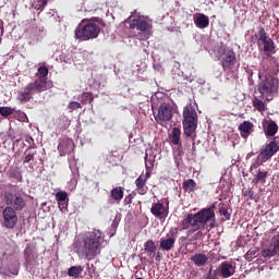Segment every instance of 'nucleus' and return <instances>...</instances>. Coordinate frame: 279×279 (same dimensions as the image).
Here are the masks:
<instances>
[{
	"instance_id": "nucleus-43",
	"label": "nucleus",
	"mask_w": 279,
	"mask_h": 279,
	"mask_svg": "<svg viewBox=\"0 0 279 279\" xmlns=\"http://www.w3.org/2000/svg\"><path fill=\"white\" fill-rule=\"evenodd\" d=\"M205 279H217V275L213 274V268L209 269V272H207V277Z\"/></svg>"
},
{
	"instance_id": "nucleus-19",
	"label": "nucleus",
	"mask_w": 279,
	"mask_h": 279,
	"mask_svg": "<svg viewBox=\"0 0 279 279\" xmlns=\"http://www.w3.org/2000/svg\"><path fill=\"white\" fill-rule=\"evenodd\" d=\"M170 144L172 145H182V129L180 126H173L168 134Z\"/></svg>"
},
{
	"instance_id": "nucleus-23",
	"label": "nucleus",
	"mask_w": 279,
	"mask_h": 279,
	"mask_svg": "<svg viewBox=\"0 0 279 279\" xmlns=\"http://www.w3.org/2000/svg\"><path fill=\"white\" fill-rule=\"evenodd\" d=\"M175 236H168L166 238H161L160 239V247L161 250H163L165 252H170V250H172L175 246Z\"/></svg>"
},
{
	"instance_id": "nucleus-10",
	"label": "nucleus",
	"mask_w": 279,
	"mask_h": 279,
	"mask_svg": "<svg viewBox=\"0 0 279 279\" xmlns=\"http://www.w3.org/2000/svg\"><path fill=\"white\" fill-rule=\"evenodd\" d=\"M154 118L159 123L162 125L163 123H167L168 121L172 120L173 118V107L171 104H160L157 112L154 111Z\"/></svg>"
},
{
	"instance_id": "nucleus-40",
	"label": "nucleus",
	"mask_w": 279,
	"mask_h": 279,
	"mask_svg": "<svg viewBox=\"0 0 279 279\" xmlns=\"http://www.w3.org/2000/svg\"><path fill=\"white\" fill-rule=\"evenodd\" d=\"M69 109L70 110L82 109V105L78 101H70Z\"/></svg>"
},
{
	"instance_id": "nucleus-11",
	"label": "nucleus",
	"mask_w": 279,
	"mask_h": 279,
	"mask_svg": "<svg viewBox=\"0 0 279 279\" xmlns=\"http://www.w3.org/2000/svg\"><path fill=\"white\" fill-rule=\"evenodd\" d=\"M278 150H279V136H275L269 142V144H266L260 148L258 158H260L262 161L271 160L272 156L277 155Z\"/></svg>"
},
{
	"instance_id": "nucleus-47",
	"label": "nucleus",
	"mask_w": 279,
	"mask_h": 279,
	"mask_svg": "<svg viewBox=\"0 0 279 279\" xmlns=\"http://www.w3.org/2000/svg\"><path fill=\"white\" fill-rule=\"evenodd\" d=\"M12 275H19V268L10 269Z\"/></svg>"
},
{
	"instance_id": "nucleus-8",
	"label": "nucleus",
	"mask_w": 279,
	"mask_h": 279,
	"mask_svg": "<svg viewBox=\"0 0 279 279\" xmlns=\"http://www.w3.org/2000/svg\"><path fill=\"white\" fill-rule=\"evenodd\" d=\"M219 54L217 56L218 60H220L221 56L223 54L221 64L223 71H232L234 69V64L236 63V53L234 50H231L227 47H218Z\"/></svg>"
},
{
	"instance_id": "nucleus-27",
	"label": "nucleus",
	"mask_w": 279,
	"mask_h": 279,
	"mask_svg": "<svg viewBox=\"0 0 279 279\" xmlns=\"http://www.w3.org/2000/svg\"><path fill=\"white\" fill-rule=\"evenodd\" d=\"M110 196L112 201L117 202V204H120V202L123 201L124 187L118 186V187L111 189Z\"/></svg>"
},
{
	"instance_id": "nucleus-48",
	"label": "nucleus",
	"mask_w": 279,
	"mask_h": 279,
	"mask_svg": "<svg viewBox=\"0 0 279 279\" xmlns=\"http://www.w3.org/2000/svg\"><path fill=\"white\" fill-rule=\"evenodd\" d=\"M155 258H156V260H160V258H161V257H160V253H157V255H156Z\"/></svg>"
},
{
	"instance_id": "nucleus-14",
	"label": "nucleus",
	"mask_w": 279,
	"mask_h": 279,
	"mask_svg": "<svg viewBox=\"0 0 279 279\" xmlns=\"http://www.w3.org/2000/svg\"><path fill=\"white\" fill-rule=\"evenodd\" d=\"M24 258H25V268L27 271H34L38 264V255L34 253V250L29 245H27L24 250Z\"/></svg>"
},
{
	"instance_id": "nucleus-1",
	"label": "nucleus",
	"mask_w": 279,
	"mask_h": 279,
	"mask_svg": "<svg viewBox=\"0 0 279 279\" xmlns=\"http://www.w3.org/2000/svg\"><path fill=\"white\" fill-rule=\"evenodd\" d=\"M217 207V202H214L208 207H203L197 213H187L181 222L182 230H187L189 234L196 233L199 230H206V226L210 230L217 227V218L215 209Z\"/></svg>"
},
{
	"instance_id": "nucleus-34",
	"label": "nucleus",
	"mask_w": 279,
	"mask_h": 279,
	"mask_svg": "<svg viewBox=\"0 0 279 279\" xmlns=\"http://www.w3.org/2000/svg\"><path fill=\"white\" fill-rule=\"evenodd\" d=\"M184 155L182 144L177 145V148L173 149V160L177 166H180V161L182 160V156Z\"/></svg>"
},
{
	"instance_id": "nucleus-15",
	"label": "nucleus",
	"mask_w": 279,
	"mask_h": 279,
	"mask_svg": "<svg viewBox=\"0 0 279 279\" xmlns=\"http://www.w3.org/2000/svg\"><path fill=\"white\" fill-rule=\"evenodd\" d=\"M150 213L157 218L169 217V201L166 202V205L161 204L160 202L153 204L150 207Z\"/></svg>"
},
{
	"instance_id": "nucleus-5",
	"label": "nucleus",
	"mask_w": 279,
	"mask_h": 279,
	"mask_svg": "<svg viewBox=\"0 0 279 279\" xmlns=\"http://www.w3.org/2000/svg\"><path fill=\"white\" fill-rule=\"evenodd\" d=\"M257 90L260 94L262 99L266 98L270 101L279 90V77L275 75H266L265 78L257 84Z\"/></svg>"
},
{
	"instance_id": "nucleus-35",
	"label": "nucleus",
	"mask_w": 279,
	"mask_h": 279,
	"mask_svg": "<svg viewBox=\"0 0 279 279\" xmlns=\"http://www.w3.org/2000/svg\"><path fill=\"white\" fill-rule=\"evenodd\" d=\"M83 266H71V268L68 269V275L69 277H74V279H78L80 275L83 274Z\"/></svg>"
},
{
	"instance_id": "nucleus-25",
	"label": "nucleus",
	"mask_w": 279,
	"mask_h": 279,
	"mask_svg": "<svg viewBox=\"0 0 279 279\" xmlns=\"http://www.w3.org/2000/svg\"><path fill=\"white\" fill-rule=\"evenodd\" d=\"M135 185L138 195H146L148 187L145 183V175L141 174L138 178H136Z\"/></svg>"
},
{
	"instance_id": "nucleus-30",
	"label": "nucleus",
	"mask_w": 279,
	"mask_h": 279,
	"mask_svg": "<svg viewBox=\"0 0 279 279\" xmlns=\"http://www.w3.org/2000/svg\"><path fill=\"white\" fill-rule=\"evenodd\" d=\"M279 126L277 125L276 121L270 120L268 125L265 126L264 132L266 136H275L278 133Z\"/></svg>"
},
{
	"instance_id": "nucleus-7",
	"label": "nucleus",
	"mask_w": 279,
	"mask_h": 279,
	"mask_svg": "<svg viewBox=\"0 0 279 279\" xmlns=\"http://www.w3.org/2000/svg\"><path fill=\"white\" fill-rule=\"evenodd\" d=\"M130 28L134 31L135 28L138 32L136 35L137 39L140 41H145L146 39H149L151 36V25L145 21V19H133L130 23Z\"/></svg>"
},
{
	"instance_id": "nucleus-6",
	"label": "nucleus",
	"mask_w": 279,
	"mask_h": 279,
	"mask_svg": "<svg viewBox=\"0 0 279 279\" xmlns=\"http://www.w3.org/2000/svg\"><path fill=\"white\" fill-rule=\"evenodd\" d=\"M100 32L101 29L99 24L83 19V21H81V23L76 27L75 36L77 39L88 41L89 39H95L96 37H98Z\"/></svg>"
},
{
	"instance_id": "nucleus-22",
	"label": "nucleus",
	"mask_w": 279,
	"mask_h": 279,
	"mask_svg": "<svg viewBox=\"0 0 279 279\" xmlns=\"http://www.w3.org/2000/svg\"><path fill=\"white\" fill-rule=\"evenodd\" d=\"M192 263L195 264L198 268L202 266H206V264L209 260V257L205 253H195L194 255L191 256Z\"/></svg>"
},
{
	"instance_id": "nucleus-28",
	"label": "nucleus",
	"mask_w": 279,
	"mask_h": 279,
	"mask_svg": "<svg viewBox=\"0 0 279 279\" xmlns=\"http://www.w3.org/2000/svg\"><path fill=\"white\" fill-rule=\"evenodd\" d=\"M144 252L147 253L148 257H155L157 252L156 242H154V240H147L144 243Z\"/></svg>"
},
{
	"instance_id": "nucleus-51",
	"label": "nucleus",
	"mask_w": 279,
	"mask_h": 279,
	"mask_svg": "<svg viewBox=\"0 0 279 279\" xmlns=\"http://www.w3.org/2000/svg\"><path fill=\"white\" fill-rule=\"evenodd\" d=\"M137 279H143L142 277H138Z\"/></svg>"
},
{
	"instance_id": "nucleus-16",
	"label": "nucleus",
	"mask_w": 279,
	"mask_h": 279,
	"mask_svg": "<svg viewBox=\"0 0 279 279\" xmlns=\"http://www.w3.org/2000/svg\"><path fill=\"white\" fill-rule=\"evenodd\" d=\"M279 253V233L272 236L270 245L266 250L262 251V255L265 258H271Z\"/></svg>"
},
{
	"instance_id": "nucleus-39",
	"label": "nucleus",
	"mask_w": 279,
	"mask_h": 279,
	"mask_svg": "<svg viewBox=\"0 0 279 279\" xmlns=\"http://www.w3.org/2000/svg\"><path fill=\"white\" fill-rule=\"evenodd\" d=\"M0 114L4 118L11 117V114H14V109L12 107H0Z\"/></svg>"
},
{
	"instance_id": "nucleus-17",
	"label": "nucleus",
	"mask_w": 279,
	"mask_h": 279,
	"mask_svg": "<svg viewBox=\"0 0 279 279\" xmlns=\"http://www.w3.org/2000/svg\"><path fill=\"white\" fill-rule=\"evenodd\" d=\"M56 201L58 203V207L60 211L65 213L69 211V194L66 191H58L56 194Z\"/></svg>"
},
{
	"instance_id": "nucleus-12",
	"label": "nucleus",
	"mask_w": 279,
	"mask_h": 279,
	"mask_svg": "<svg viewBox=\"0 0 279 279\" xmlns=\"http://www.w3.org/2000/svg\"><path fill=\"white\" fill-rule=\"evenodd\" d=\"M19 221L17 213L13 205L7 204V207L2 210V226L8 230H13Z\"/></svg>"
},
{
	"instance_id": "nucleus-4",
	"label": "nucleus",
	"mask_w": 279,
	"mask_h": 279,
	"mask_svg": "<svg viewBox=\"0 0 279 279\" xmlns=\"http://www.w3.org/2000/svg\"><path fill=\"white\" fill-rule=\"evenodd\" d=\"M198 114L192 104L185 105L183 109V132L189 138H196V129L198 125Z\"/></svg>"
},
{
	"instance_id": "nucleus-36",
	"label": "nucleus",
	"mask_w": 279,
	"mask_h": 279,
	"mask_svg": "<svg viewBox=\"0 0 279 279\" xmlns=\"http://www.w3.org/2000/svg\"><path fill=\"white\" fill-rule=\"evenodd\" d=\"M80 99L83 105H88L93 104L95 98L93 96V92H83V94L80 96Z\"/></svg>"
},
{
	"instance_id": "nucleus-26",
	"label": "nucleus",
	"mask_w": 279,
	"mask_h": 279,
	"mask_svg": "<svg viewBox=\"0 0 279 279\" xmlns=\"http://www.w3.org/2000/svg\"><path fill=\"white\" fill-rule=\"evenodd\" d=\"M194 23L198 28H207L209 26V17L205 15V13H198L196 17H194Z\"/></svg>"
},
{
	"instance_id": "nucleus-33",
	"label": "nucleus",
	"mask_w": 279,
	"mask_h": 279,
	"mask_svg": "<svg viewBox=\"0 0 279 279\" xmlns=\"http://www.w3.org/2000/svg\"><path fill=\"white\" fill-rule=\"evenodd\" d=\"M196 187L197 183L192 178L183 182V190L186 191V193H193Z\"/></svg>"
},
{
	"instance_id": "nucleus-37",
	"label": "nucleus",
	"mask_w": 279,
	"mask_h": 279,
	"mask_svg": "<svg viewBox=\"0 0 279 279\" xmlns=\"http://www.w3.org/2000/svg\"><path fill=\"white\" fill-rule=\"evenodd\" d=\"M219 213H220V215H222L226 218V220H230L231 219V213L229 211L227 205H225L222 203L219 204Z\"/></svg>"
},
{
	"instance_id": "nucleus-21",
	"label": "nucleus",
	"mask_w": 279,
	"mask_h": 279,
	"mask_svg": "<svg viewBox=\"0 0 279 279\" xmlns=\"http://www.w3.org/2000/svg\"><path fill=\"white\" fill-rule=\"evenodd\" d=\"M239 131L241 133L242 138H247L250 134L254 131V123H252V121L245 120L240 124Z\"/></svg>"
},
{
	"instance_id": "nucleus-3",
	"label": "nucleus",
	"mask_w": 279,
	"mask_h": 279,
	"mask_svg": "<svg viewBox=\"0 0 279 279\" xmlns=\"http://www.w3.org/2000/svg\"><path fill=\"white\" fill-rule=\"evenodd\" d=\"M48 74L49 69H47V66H39L38 71L35 74L36 80L28 83L23 88V90L19 92V101H21L22 104L24 101H31L34 94L44 93L45 90H48Z\"/></svg>"
},
{
	"instance_id": "nucleus-41",
	"label": "nucleus",
	"mask_w": 279,
	"mask_h": 279,
	"mask_svg": "<svg viewBox=\"0 0 279 279\" xmlns=\"http://www.w3.org/2000/svg\"><path fill=\"white\" fill-rule=\"evenodd\" d=\"M153 169H146V174H144L145 185H147V180L151 177Z\"/></svg>"
},
{
	"instance_id": "nucleus-20",
	"label": "nucleus",
	"mask_w": 279,
	"mask_h": 279,
	"mask_svg": "<svg viewBox=\"0 0 279 279\" xmlns=\"http://www.w3.org/2000/svg\"><path fill=\"white\" fill-rule=\"evenodd\" d=\"M156 156H157L156 148H153V147L146 148L145 158H144L146 169H154Z\"/></svg>"
},
{
	"instance_id": "nucleus-50",
	"label": "nucleus",
	"mask_w": 279,
	"mask_h": 279,
	"mask_svg": "<svg viewBox=\"0 0 279 279\" xmlns=\"http://www.w3.org/2000/svg\"><path fill=\"white\" fill-rule=\"evenodd\" d=\"M2 268H3V264H2L1 258H0V269H2Z\"/></svg>"
},
{
	"instance_id": "nucleus-45",
	"label": "nucleus",
	"mask_w": 279,
	"mask_h": 279,
	"mask_svg": "<svg viewBox=\"0 0 279 279\" xmlns=\"http://www.w3.org/2000/svg\"><path fill=\"white\" fill-rule=\"evenodd\" d=\"M95 269H96L95 264L90 265L89 263H87V271H92V270L95 271Z\"/></svg>"
},
{
	"instance_id": "nucleus-49",
	"label": "nucleus",
	"mask_w": 279,
	"mask_h": 279,
	"mask_svg": "<svg viewBox=\"0 0 279 279\" xmlns=\"http://www.w3.org/2000/svg\"><path fill=\"white\" fill-rule=\"evenodd\" d=\"M250 255H252V253H251V251H247L246 257H250Z\"/></svg>"
},
{
	"instance_id": "nucleus-9",
	"label": "nucleus",
	"mask_w": 279,
	"mask_h": 279,
	"mask_svg": "<svg viewBox=\"0 0 279 279\" xmlns=\"http://www.w3.org/2000/svg\"><path fill=\"white\" fill-rule=\"evenodd\" d=\"M264 44V52L266 56L270 57L272 53L276 52V45L274 39L267 35L264 26H258V35H257V45L258 48L262 47Z\"/></svg>"
},
{
	"instance_id": "nucleus-24",
	"label": "nucleus",
	"mask_w": 279,
	"mask_h": 279,
	"mask_svg": "<svg viewBox=\"0 0 279 279\" xmlns=\"http://www.w3.org/2000/svg\"><path fill=\"white\" fill-rule=\"evenodd\" d=\"M73 145V140H61V142L58 145V150L59 153H61V155H68L69 150L72 149Z\"/></svg>"
},
{
	"instance_id": "nucleus-13",
	"label": "nucleus",
	"mask_w": 279,
	"mask_h": 279,
	"mask_svg": "<svg viewBox=\"0 0 279 279\" xmlns=\"http://www.w3.org/2000/svg\"><path fill=\"white\" fill-rule=\"evenodd\" d=\"M4 203L12 206L14 211H22L26 206V202L21 196V194H13L10 192L4 193Z\"/></svg>"
},
{
	"instance_id": "nucleus-44",
	"label": "nucleus",
	"mask_w": 279,
	"mask_h": 279,
	"mask_svg": "<svg viewBox=\"0 0 279 279\" xmlns=\"http://www.w3.org/2000/svg\"><path fill=\"white\" fill-rule=\"evenodd\" d=\"M258 167H260V161H255V163H252V166H251V171H253V169H257Z\"/></svg>"
},
{
	"instance_id": "nucleus-29",
	"label": "nucleus",
	"mask_w": 279,
	"mask_h": 279,
	"mask_svg": "<svg viewBox=\"0 0 279 279\" xmlns=\"http://www.w3.org/2000/svg\"><path fill=\"white\" fill-rule=\"evenodd\" d=\"M252 104L254 109L258 110V112H265V110H267V106L264 101V98H260V96L259 97L255 96L252 99Z\"/></svg>"
},
{
	"instance_id": "nucleus-18",
	"label": "nucleus",
	"mask_w": 279,
	"mask_h": 279,
	"mask_svg": "<svg viewBox=\"0 0 279 279\" xmlns=\"http://www.w3.org/2000/svg\"><path fill=\"white\" fill-rule=\"evenodd\" d=\"M219 269H220L221 277H223V279H229L236 271V268L235 266H233L232 262H227V260L221 262Z\"/></svg>"
},
{
	"instance_id": "nucleus-38",
	"label": "nucleus",
	"mask_w": 279,
	"mask_h": 279,
	"mask_svg": "<svg viewBox=\"0 0 279 279\" xmlns=\"http://www.w3.org/2000/svg\"><path fill=\"white\" fill-rule=\"evenodd\" d=\"M47 4H48V0H38L33 2L32 7L35 8V10H39L40 12H43V10H45Z\"/></svg>"
},
{
	"instance_id": "nucleus-32",
	"label": "nucleus",
	"mask_w": 279,
	"mask_h": 279,
	"mask_svg": "<svg viewBox=\"0 0 279 279\" xmlns=\"http://www.w3.org/2000/svg\"><path fill=\"white\" fill-rule=\"evenodd\" d=\"M25 158H24V163H29V161L35 160V156L37 155V150L35 147H28L25 149Z\"/></svg>"
},
{
	"instance_id": "nucleus-2",
	"label": "nucleus",
	"mask_w": 279,
	"mask_h": 279,
	"mask_svg": "<svg viewBox=\"0 0 279 279\" xmlns=\"http://www.w3.org/2000/svg\"><path fill=\"white\" fill-rule=\"evenodd\" d=\"M102 244H105V235L99 230L89 231L86 233L82 242H76L74 247L80 257L87 258V260H93V258L100 255L102 250Z\"/></svg>"
},
{
	"instance_id": "nucleus-46",
	"label": "nucleus",
	"mask_w": 279,
	"mask_h": 279,
	"mask_svg": "<svg viewBox=\"0 0 279 279\" xmlns=\"http://www.w3.org/2000/svg\"><path fill=\"white\" fill-rule=\"evenodd\" d=\"M244 196H250L251 198H254V192L253 191H245Z\"/></svg>"
},
{
	"instance_id": "nucleus-42",
	"label": "nucleus",
	"mask_w": 279,
	"mask_h": 279,
	"mask_svg": "<svg viewBox=\"0 0 279 279\" xmlns=\"http://www.w3.org/2000/svg\"><path fill=\"white\" fill-rule=\"evenodd\" d=\"M133 202V194H129L128 196L124 197V204L128 206L132 204Z\"/></svg>"
},
{
	"instance_id": "nucleus-31",
	"label": "nucleus",
	"mask_w": 279,
	"mask_h": 279,
	"mask_svg": "<svg viewBox=\"0 0 279 279\" xmlns=\"http://www.w3.org/2000/svg\"><path fill=\"white\" fill-rule=\"evenodd\" d=\"M268 172L267 171H260L255 174L253 183L254 184H266L267 182Z\"/></svg>"
}]
</instances>
